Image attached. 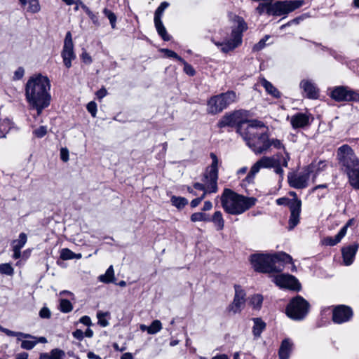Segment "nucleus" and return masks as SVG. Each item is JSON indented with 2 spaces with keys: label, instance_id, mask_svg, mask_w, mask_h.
I'll return each instance as SVG.
<instances>
[{
  "label": "nucleus",
  "instance_id": "nucleus-1",
  "mask_svg": "<svg viewBox=\"0 0 359 359\" xmlns=\"http://www.w3.org/2000/svg\"><path fill=\"white\" fill-rule=\"evenodd\" d=\"M50 82L46 76L34 75L27 81L25 98L30 109L36 110L37 116H40L43 110L50 105Z\"/></svg>",
  "mask_w": 359,
  "mask_h": 359
},
{
  "label": "nucleus",
  "instance_id": "nucleus-2",
  "mask_svg": "<svg viewBox=\"0 0 359 359\" xmlns=\"http://www.w3.org/2000/svg\"><path fill=\"white\" fill-rule=\"evenodd\" d=\"M248 123L245 128L241 126L238 128L246 144L256 155L269 152V135L264 123L256 119L248 121Z\"/></svg>",
  "mask_w": 359,
  "mask_h": 359
},
{
  "label": "nucleus",
  "instance_id": "nucleus-3",
  "mask_svg": "<svg viewBox=\"0 0 359 359\" xmlns=\"http://www.w3.org/2000/svg\"><path fill=\"white\" fill-rule=\"evenodd\" d=\"M250 262L255 271L269 273L281 271L284 264L291 263L292 258L283 252L274 254L256 253L250 255Z\"/></svg>",
  "mask_w": 359,
  "mask_h": 359
},
{
  "label": "nucleus",
  "instance_id": "nucleus-4",
  "mask_svg": "<svg viewBox=\"0 0 359 359\" xmlns=\"http://www.w3.org/2000/svg\"><path fill=\"white\" fill-rule=\"evenodd\" d=\"M222 207L224 211L233 215H238L255 205L257 199L254 197H245L230 189H224L220 196Z\"/></svg>",
  "mask_w": 359,
  "mask_h": 359
},
{
  "label": "nucleus",
  "instance_id": "nucleus-5",
  "mask_svg": "<svg viewBox=\"0 0 359 359\" xmlns=\"http://www.w3.org/2000/svg\"><path fill=\"white\" fill-rule=\"evenodd\" d=\"M337 158L345 168L351 185L359 189V158L352 148L348 144L341 146L337 149Z\"/></svg>",
  "mask_w": 359,
  "mask_h": 359
},
{
  "label": "nucleus",
  "instance_id": "nucleus-6",
  "mask_svg": "<svg viewBox=\"0 0 359 359\" xmlns=\"http://www.w3.org/2000/svg\"><path fill=\"white\" fill-rule=\"evenodd\" d=\"M304 4L303 0L277 1L274 3L262 2L257 6V11L260 15L266 13L268 15L285 17Z\"/></svg>",
  "mask_w": 359,
  "mask_h": 359
},
{
  "label": "nucleus",
  "instance_id": "nucleus-7",
  "mask_svg": "<svg viewBox=\"0 0 359 359\" xmlns=\"http://www.w3.org/2000/svg\"><path fill=\"white\" fill-rule=\"evenodd\" d=\"M285 154L286 156H283L281 153H277L271 156L262 157L251 167L250 173L255 175L262 168H273L274 172L283 179L284 174L283 167H287L290 160L289 154L285 151Z\"/></svg>",
  "mask_w": 359,
  "mask_h": 359
},
{
  "label": "nucleus",
  "instance_id": "nucleus-8",
  "mask_svg": "<svg viewBox=\"0 0 359 359\" xmlns=\"http://www.w3.org/2000/svg\"><path fill=\"white\" fill-rule=\"evenodd\" d=\"M247 28L246 23L243 20H239L237 27L231 31L229 36L224 38L222 41H215V39H212V41L215 46L220 48L222 52L227 53L241 44L242 34Z\"/></svg>",
  "mask_w": 359,
  "mask_h": 359
},
{
  "label": "nucleus",
  "instance_id": "nucleus-9",
  "mask_svg": "<svg viewBox=\"0 0 359 359\" xmlns=\"http://www.w3.org/2000/svg\"><path fill=\"white\" fill-rule=\"evenodd\" d=\"M236 94L233 91H227L219 95L212 96L208 101L207 111L210 114H217L222 112L229 105L235 102Z\"/></svg>",
  "mask_w": 359,
  "mask_h": 359
},
{
  "label": "nucleus",
  "instance_id": "nucleus-10",
  "mask_svg": "<svg viewBox=\"0 0 359 359\" xmlns=\"http://www.w3.org/2000/svg\"><path fill=\"white\" fill-rule=\"evenodd\" d=\"M309 304L300 296L293 298L286 308V313L292 319L302 320L308 313Z\"/></svg>",
  "mask_w": 359,
  "mask_h": 359
},
{
  "label": "nucleus",
  "instance_id": "nucleus-11",
  "mask_svg": "<svg viewBox=\"0 0 359 359\" xmlns=\"http://www.w3.org/2000/svg\"><path fill=\"white\" fill-rule=\"evenodd\" d=\"M330 97L336 102H359V94L344 86L330 88Z\"/></svg>",
  "mask_w": 359,
  "mask_h": 359
},
{
  "label": "nucleus",
  "instance_id": "nucleus-12",
  "mask_svg": "<svg viewBox=\"0 0 359 359\" xmlns=\"http://www.w3.org/2000/svg\"><path fill=\"white\" fill-rule=\"evenodd\" d=\"M210 158L212 159V163L210 165V172L207 176V177L209 178V182H208V189L203 190L202 196L198 198H201V201L205 197L207 194L216 193L218 190L217 180L219 160L216 154L214 153H210Z\"/></svg>",
  "mask_w": 359,
  "mask_h": 359
},
{
  "label": "nucleus",
  "instance_id": "nucleus-13",
  "mask_svg": "<svg viewBox=\"0 0 359 359\" xmlns=\"http://www.w3.org/2000/svg\"><path fill=\"white\" fill-rule=\"evenodd\" d=\"M235 294L233 300L231 304L229 305L227 310L229 312L233 314L240 313L243 309L245 304V291L242 289L240 285H235Z\"/></svg>",
  "mask_w": 359,
  "mask_h": 359
},
{
  "label": "nucleus",
  "instance_id": "nucleus-14",
  "mask_svg": "<svg viewBox=\"0 0 359 359\" xmlns=\"http://www.w3.org/2000/svg\"><path fill=\"white\" fill-rule=\"evenodd\" d=\"M273 282L280 287L289 288L294 290L300 289L298 280L292 275L282 273L273 278Z\"/></svg>",
  "mask_w": 359,
  "mask_h": 359
},
{
  "label": "nucleus",
  "instance_id": "nucleus-15",
  "mask_svg": "<svg viewBox=\"0 0 359 359\" xmlns=\"http://www.w3.org/2000/svg\"><path fill=\"white\" fill-rule=\"evenodd\" d=\"M311 168L298 174L288 176V182L290 187L295 189H304L308 186V182L310 178Z\"/></svg>",
  "mask_w": 359,
  "mask_h": 359
},
{
  "label": "nucleus",
  "instance_id": "nucleus-16",
  "mask_svg": "<svg viewBox=\"0 0 359 359\" xmlns=\"http://www.w3.org/2000/svg\"><path fill=\"white\" fill-rule=\"evenodd\" d=\"M353 316L352 310L350 307L339 305L336 306L332 311V320L334 323L341 324L348 321Z\"/></svg>",
  "mask_w": 359,
  "mask_h": 359
},
{
  "label": "nucleus",
  "instance_id": "nucleus-17",
  "mask_svg": "<svg viewBox=\"0 0 359 359\" xmlns=\"http://www.w3.org/2000/svg\"><path fill=\"white\" fill-rule=\"evenodd\" d=\"M313 118L307 113L298 112L290 117V124L293 129L306 128L310 126Z\"/></svg>",
  "mask_w": 359,
  "mask_h": 359
},
{
  "label": "nucleus",
  "instance_id": "nucleus-18",
  "mask_svg": "<svg viewBox=\"0 0 359 359\" xmlns=\"http://www.w3.org/2000/svg\"><path fill=\"white\" fill-rule=\"evenodd\" d=\"M302 201L294 200L290 205V216L288 221V229L292 230L300 221Z\"/></svg>",
  "mask_w": 359,
  "mask_h": 359
},
{
  "label": "nucleus",
  "instance_id": "nucleus-19",
  "mask_svg": "<svg viewBox=\"0 0 359 359\" xmlns=\"http://www.w3.org/2000/svg\"><path fill=\"white\" fill-rule=\"evenodd\" d=\"M241 113L239 111L225 114L217 123V126L220 128L233 126L241 121Z\"/></svg>",
  "mask_w": 359,
  "mask_h": 359
},
{
  "label": "nucleus",
  "instance_id": "nucleus-20",
  "mask_svg": "<svg viewBox=\"0 0 359 359\" xmlns=\"http://www.w3.org/2000/svg\"><path fill=\"white\" fill-rule=\"evenodd\" d=\"M299 87L306 93V97L309 99L318 98L319 90L311 80L303 79L299 83Z\"/></svg>",
  "mask_w": 359,
  "mask_h": 359
},
{
  "label": "nucleus",
  "instance_id": "nucleus-21",
  "mask_svg": "<svg viewBox=\"0 0 359 359\" xmlns=\"http://www.w3.org/2000/svg\"><path fill=\"white\" fill-rule=\"evenodd\" d=\"M358 247V244H353L341 249L343 261L346 266H349L353 262Z\"/></svg>",
  "mask_w": 359,
  "mask_h": 359
},
{
  "label": "nucleus",
  "instance_id": "nucleus-22",
  "mask_svg": "<svg viewBox=\"0 0 359 359\" xmlns=\"http://www.w3.org/2000/svg\"><path fill=\"white\" fill-rule=\"evenodd\" d=\"M293 348V343L289 338L283 339L281 342L278 356L280 359H289Z\"/></svg>",
  "mask_w": 359,
  "mask_h": 359
},
{
  "label": "nucleus",
  "instance_id": "nucleus-23",
  "mask_svg": "<svg viewBox=\"0 0 359 359\" xmlns=\"http://www.w3.org/2000/svg\"><path fill=\"white\" fill-rule=\"evenodd\" d=\"M63 62L67 68L72 67V61L75 60L76 55L74 51V46H64L61 53Z\"/></svg>",
  "mask_w": 359,
  "mask_h": 359
},
{
  "label": "nucleus",
  "instance_id": "nucleus-24",
  "mask_svg": "<svg viewBox=\"0 0 359 359\" xmlns=\"http://www.w3.org/2000/svg\"><path fill=\"white\" fill-rule=\"evenodd\" d=\"M347 231V225L344 226L334 237H327L324 239V244L334 246L341 241Z\"/></svg>",
  "mask_w": 359,
  "mask_h": 359
},
{
  "label": "nucleus",
  "instance_id": "nucleus-25",
  "mask_svg": "<svg viewBox=\"0 0 359 359\" xmlns=\"http://www.w3.org/2000/svg\"><path fill=\"white\" fill-rule=\"evenodd\" d=\"M261 85L264 88L266 91L273 97L279 98L280 97V93L279 90L269 81L264 78L260 80Z\"/></svg>",
  "mask_w": 359,
  "mask_h": 359
},
{
  "label": "nucleus",
  "instance_id": "nucleus-26",
  "mask_svg": "<svg viewBox=\"0 0 359 359\" xmlns=\"http://www.w3.org/2000/svg\"><path fill=\"white\" fill-rule=\"evenodd\" d=\"M210 222H212L217 231H221L224 227V220L220 211H216L213 214Z\"/></svg>",
  "mask_w": 359,
  "mask_h": 359
},
{
  "label": "nucleus",
  "instance_id": "nucleus-27",
  "mask_svg": "<svg viewBox=\"0 0 359 359\" xmlns=\"http://www.w3.org/2000/svg\"><path fill=\"white\" fill-rule=\"evenodd\" d=\"M11 127L12 123L9 118L6 117L1 118L0 116V138L5 137Z\"/></svg>",
  "mask_w": 359,
  "mask_h": 359
},
{
  "label": "nucleus",
  "instance_id": "nucleus-28",
  "mask_svg": "<svg viewBox=\"0 0 359 359\" xmlns=\"http://www.w3.org/2000/svg\"><path fill=\"white\" fill-rule=\"evenodd\" d=\"M254 326L252 328V332L255 337H259L261 333L266 327V323L259 318H254Z\"/></svg>",
  "mask_w": 359,
  "mask_h": 359
},
{
  "label": "nucleus",
  "instance_id": "nucleus-29",
  "mask_svg": "<svg viewBox=\"0 0 359 359\" xmlns=\"http://www.w3.org/2000/svg\"><path fill=\"white\" fill-rule=\"evenodd\" d=\"M155 27L158 35L165 41L170 40V36L167 33L162 21H154Z\"/></svg>",
  "mask_w": 359,
  "mask_h": 359
},
{
  "label": "nucleus",
  "instance_id": "nucleus-30",
  "mask_svg": "<svg viewBox=\"0 0 359 359\" xmlns=\"http://www.w3.org/2000/svg\"><path fill=\"white\" fill-rule=\"evenodd\" d=\"M99 280L104 283H109L114 281V271L113 266H110L105 273L100 276Z\"/></svg>",
  "mask_w": 359,
  "mask_h": 359
},
{
  "label": "nucleus",
  "instance_id": "nucleus-31",
  "mask_svg": "<svg viewBox=\"0 0 359 359\" xmlns=\"http://www.w3.org/2000/svg\"><path fill=\"white\" fill-rule=\"evenodd\" d=\"M210 172V165L207 168L205 172L203 175V183L196 182L194 184L193 187L194 189L203 191L205 189H208V182H209V178L207 177L208 175Z\"/></svg>",
  "mask_w": 359,
  "mask_h": 359
},
{
  "label": "nucleus",
  "instance_id": "nucleus-32",
  "mask_svg": "<svg viewBox=\"0 0 359 359\" xmlns=\"http://www.w3.org/2000/svg\"><path fill=\"white\" fill-rule=\"evenodd\" d=\"M27 241V234L25 233H20L19 238L12 242V248L21 250L26 244Z\"/></svg>",
  "mask_w": 359,
  "mask_h": 359
},
{
  "label": "nucleus",
  "instance_id": "nucleus-33",
  "mask_svg": "<svg viewBox=\"0 0 359 359\" xmlns=\"http://www.w3.org/2000/svg\"><path fill=\"white\" fill-rule=\"evenodd\" d=\"M171 203L178 209H182L188 204V200L184 197L173 196L170 198Z\"/></svg>",
  "mask_w": 359,
  "mask_h": 359
},
{
  "label": "nucleus",
  "instance_id": "nucleus-34",
  "mask_svg": "<svg viewBox=\"0 0 359 359\" xmlns=\"http://www.w3.org/2000/svg\"><path fill=\"white\" fill-rule=\"evenodd\" d=\"M169 6V4L166 1L162 2L160 6L157 8L154 13V21H162L161 18L163 16L164 11Z\"/></svg>",
  "mask_w": 359,
  "mask_h": 359
},
{
  "label": "nucleus",
  "instance_id": "nucleus-35",
  "mask_svg": "<svg viewBox=\"0 0 359 359\" xmlns=\"http://www.w3.org/2000/svg\"><path fill=\"white\" fill-rule=\"evenodd\" d=\"M82 9L88 15L90 19L92 20L93 23L95 26L99 27L100 25V22L99 21V18H98L97 14H95V13H93L86 5H83L82 6Z\"/></svg>",
  "mask_w": 359,
  "mask_h": 359
},
{
  "label": "nucleus",
  "instance_id": "nucleus-36",
  "mask_svg": "<svg viewBox=\"0 0 359 359\" xmlns=\"http://www.w3.org/2000/svg\"><path fill=\"white\" fill-rule=\"evenodd\" d=\"M271 147L276 149H283L285 150V147L281 140L276 138L269 137V151H270Z\"/></svg>",
  "mask_w": 359,
  "mask_h": 359
},
{
  "label": "nucleus",
  "instance_id": "nucleus-37",
  "mask_svg": "<svg viewBox=\"0 0 359 359\" xmlns=\"http://www.w3.org/2000/svg\"><path fill=\"white\" fill-rule=\"evenodd\" d=\"M263 302V297L261 294H255L250 299V303L255 309H259Z\"/></svg>",
  "mask_w": 359,
  "mask_h": 359
},
{
  "label": "nucleus",
  "instance_id": "nucleus-38",
  "mask_svg": "<svg viewBox=\"0 0 359 359\" xmlns=\"http://www.w3.org/2000/svg\"><path fill=\"white\" fill-rule=\"evenodd\" d=\"M191 220L193 222H210V218L208 217V216L206 214L201 212H198L193 213L191 215Z\"/></svg>",
  "mask_w": 359,
  "mask_h": 359
},
{
  "label": "nucleus",
  "instance_id": "nucleus-39",
  "mask_svg": "<svg viewBox=\"0 0 359 359\" xmlns=\"http://www.w3.org/2000/svg\"><path fill=\"white\" fill-rule=\"evenodd\" d=\"M104 15L109 19L112 29L116 28V15L111 11L105 8L103 10Z\"/></svg>",
  "mask_w": 359,
  "mask_h": 359
},
{
  "label": "nucleus",
  "instance_id": "nucleus-40",
  "mask_svg": "<svg viewBox=\"0 0 359 359\" xmlns=\"http://www.w3.org/2000/svg\"><path fill=\"white\" fill-rule=\"evenodd\" d=\"M149 330H148V334H155L162 329V324L160 320H154L149 326Z\"/></svg>",
  "mask_w": 359,
  "mask_h": 359
},
{
  "label": "nucleus",
  "instance_id": "nucleus-41",
  "mask_svg": "<svg viewBox=\"0 0 359 359\" xmlns=\"http://www.w3.org/2000/svg\"><path fill=\"white\" fill-rule=\"evenodd\" d=\"M29 6L27 11L32 13H36L40 11L41 6L39 0H28Z\"/></svg>",
  "mask_w": 359,
  "mask_h": 359
},
{
  "label": "nucleus",
  "instance_id": "nucleus-42",
  "mask_svg": "<svg viewBox=\"0 0 359 359\" xmlns=\"http://www.w3.org/2000/svg\"><path fill=\"white\" fill-rule=\"evenodd\" d=\"M60 309L63 313H69L73 309V306L69 300L62 299L60 300Z\"/></svg>",
  "mask_w": 359,
  "mask_h": 359
},
{
  "label": "nucleus",
  "instance_id": "nucleus-43",
  "mask_svg": "<svg viewBox=\"0 0 359 359\" xmlns=\"http://www.w3.org/2000/svg\"><path fill=\"white\" fill-rule=\"evenodd\" d=\"M0 273L7 276H13L14 273V269L12 266L8 263L0 264Z\"/></svg>",
  "mask_w": 359,
  "mask_h": 359
},
{
  "label": "nucleus",
  "instance_id": "nucleus-44",
  "mask_svg": "<svg viewBox=\"0 0 359 359\" xmlns=\"http://www.w3.org/2000/svg\"><path fill=\"white\" fill-rule=\"evenodd\" d=\"M65 352L59 348H54L50 351V359H64Z\"/></svg>",
  "mask_w": 359,
  "mask_h": 359
},
{
  "label": "nucleus",
  "instance_id": "nucleus-45",
  "mask_svg": "<svg viewBox=\"0 0 359 359\" xmlns=\"http://www.w3.org/2000/svg\"><path fill=\"white\" fill-rule=\"evenodd\" d=\"M74 257V252L68 248H64L61 250L60 258L63 260L72 259Z\"/></svg>",
  "mask_w": 359,
  "mask_h": 359
},
{
  "label": "nucleus",
  "instance_id": "nucleus-46",
  "mask_svg": "<svg viewBox=\"0 0 359 359\" xmlns=\"http://www.w3.org/2000/svg\"><path fill=\"white\" fill-rule=\"evenodd\" d=\"M270 38V36L266 35L257 43L255 44L252 50L253 51H259L266 46V41Z\"/></svg>",
  "mask_w": 359,
  "mask_h": 359
},
{
  "label": "nucleus",
  "instance_id": "nucleus-47",
  "mask_svg": "<svg viewBox=\"0 0 359 359\" xmlns=\"http://www.w3.org/2000/svg\"><path fill=\"white\" fill-rule=\"evenodd\" d=\"M38 343L36 340H23L21 343V348L25 350L32 349Z\"/></svg>",
  "mask_w": 359,
  "mask_h": 359
},
{
  "label": "nucleus",
  "instance_id": "nucleus-48",
  "mask_svg": "<svg viewBox=\"0 0 359 359\" xmlns=\"http://www.w3.org/2000/svg\"><path fill=\"white\" fill-rule=\"evenodd\" d=\"M107 314L108 313H103L101 311H99L97 313L98 323L103 327H107L109 325V322L104 318Z\"/></svg>",
  "mask_w": 359,
  "mask_h": 359
},
{
  "label": "nucleus",
  "instance_id": "nucleus-49",
  "mask_svg": "<svg viewBox=\"0 0 359 359\" xmlns=\"http://www.w3.org/2000/svg\"><path fill=\"white\" fill-rule=\"evenodd\" d=\"M181 62L184 65V71L189 76H194L196 72L191 65L188 64L184 59Z\"/></svg>",
  "mask_w": 359,
  "mask_h": 359
},
{
  "label": "nucleus",
  "instance_id": "nucleus-50",
  "mask_svg": "<svg viewBox=\"0 0 359 359\" xmlns=\"http://www.w3.org/2000/svg\"><path fill=\"white\" fill-rule=\"evenodd\" d=\"M162 52L165 53V55L168 57H173L181 62L183 61V58L179 56L175 52L169 50V49H162Z\"/></svg>",
  "mask_w": 359,
  "mask_h": 359
},
{
  "label": "nucleus",
  "instance_id": "nucleus-51",
  "mask_svg": "<svg viewBox=\"0 0 359 359\" xmlns=\"http://www.w3.org/2000/svg\"><path fill=\"white\" fill-rule=\"evenodd\" d=\"M87 109L92 116L95 117L97 112V104L95 102L91 101L87 104Z\"/></svg>",
  "mask_w": 359,
  "mask_h": 359
},
{
  "label": "nucleus",
  "instance_id": "nucleus-52",
  "mask_svg": "<svg viewBox=\"0 0 359 359\" xmlns=\"http://www.w3.org/2000/svg\"><path fill=\"white\" fill-rule=\"evenodd\" d=\"M47 133V128L46 126H41L39 128L34 130V134L37 137H43Z\"/></svg>",
  "mask_w": 359,
  "mask_h": 359
},
{
  "label": "nucleus",
  "instance_id": "nucleus-53",
  "mask_svg": "<svg viewBox=\"0 0 359 359\" xmlns=\"http://www.w3.org/2000/svg\"><path fill=\"white\" fill-rule=\"evenodd\" d=\"M25 74V69L23 67H18L14 72L13 79L14 80H20L21 79Z\"/></svg>",
  "mask_w": 359,
  "mask_h": 359
},
{
  "label": "nucleus",
  "instance_id": "nucleus-54",
  "mask_svg": "<svg viewBox=\"0 0 359 359\" xmlns=\"http://www.w3.org/2000/svg\"><path fill=\"white\" fill-rule=\"evenodd\" d=\"M293 201H290V199H289L287 198L283 197V198H278L276 200V203L279 205H287L290 208V204L292 203Z\"/></svg>",
  "mask_w": 359,
  "mask_h": 359
},
{
  "label": "nucleus",
  "instance_id": "nucleus-55",
  "mask_svg": "<svg viewBox=\"0 0 359 359\" xmlns=\"http://www.w3.org/2000/svg\"><path fill=\"white\" fill-rule=\"evenodd\" d=\"M326 165H327L326 161H320L316 165H314L312 164L309 167L311 168V169H312V168L315 167L316 171H320V170H323L325 169V168L326 167ZM311 170L312 171V170Z\"/></svg>",
  "mask_w": 359,
  "mask_h": 359
},
{
  "label": "nucleus",
  "instance_id": "nucleus-56",
  "mask_svg": "<svg viewBox=\"0 0 359 359\" xmlns=\"http://www.w3.org/2000/svg\"><path fill=\"white\" fill-rule=\"evenodd\" d=\"M39 316L42 318H49L50 317V311L48 308L43 307L41 309Z\"/></svg>",
  "mask_w": 359,
  "mask_h": 359
},
{
  "label": "nucleus",
  "instance_id": "nucleus-57",
  "mask_svg": "<svg viewBox=\"0 0 359 359\" xmlns=\"http://www.w3.org/2000/svg\"><path fill=\"white\" fill-rule=\"evenodd\" d=\"M60 158L64 162L69 160V151L67 148H62L60 149Z\"/></svg>",
  "mask_w": 359,
  "mask_h": 359
},
{
  "label": "nucleus",
  "instance_id": "nucleus-58",
  "mask_svg": "<svg viewBox=\"0 0 359 359\" xmlns=\"http://www.w3.org/2000/svg\"><path fill=\"white\" fill-rule=\"evenodd\" d=\"M15 337H18V340L20 341L21 340V338H25V339H35L36 337L29 334H25V333H23V332H16V334Z\"/></svg>",
  "mask_w": 359,
  "mask_h": 359
},
{
  "label": "nucleus",
  "instance_id": "nucleus-59",
  "mask_svg": "<svg viewBox=\"0 0 359 359\" xmlns=\"http://www.w3.org/2000/svg\"><path fill=\"white\" fill-rule=\"evenodd\" d=\"M64 46H74V43L72 41V34L70 32H68L66 34L65 41H64Z\"/></svg>",
  "mask_w": 359,
  "mask_h": 359
},
{
  "label": "nucleus",
  "instance_id": "nucleus-60",
  "mask_svg": "<svg viewBox=\"0 0 359 359\" xmlns=\"http://www.w3.org/2000/svg\"><path fill=\"white\" fill-rule=\"evenodd\" d=\"M81 60H83V62H85L86 64H90L92 62L91 57L89 55V54L86 51H84L82 53Z\"/></svg>",
  "mask_w": 359,
  "mask_h": 359
},
{
  "label": "nucleus",
  "instance_id": "nucleus-61",
  "mask_svg": "<svg viewBox=\"0 0 359 359\" xmlns=\"http://www.w3.org/2000/svg\"><path fill=\"white\" fill-rule=\"evenodd\" d=\"M72 335L74 338L78 340H82L84 337V333L81 330H76L73 333Z\"/></svg>",
  "mask_w": 359,
  "mask_h": 359
},
{
  "label": "nucleus",
  "instance_id": "nucleus-62",
  "mask_svg": "<svg viewBox=\"0 0 359 359\" xmlns=\"http://www.w3.org/2000/svg\"><path fill=\"white\" fill-rule=\"evenodd\" d=\"M67 5H80L82 8V6L85 5L81 0H62Z\"/></svg>",
  "mask_w": 359,
  "mask_h": 359
},
{
  "label": "nucleus",
  "instance_id": "nucleus-63",
  "mask_svg": "<svg viewBox=\"0 0 359 359\" xmlns=\"http://www.w3.org/2000/svg\"><path fill=\"white\" fill-rule=\"evenodd\" d=\"M80 323H83L85 325L90 326L91 325V320L89 316H84L81 317L79 320Z\"/></svg>",
  "mask_w": 359,
  "mask_h": 359
},
{
  "label": "nucleus",
  "instance_id": "nucleus-64",
  "mask_svg": "<svg viewBox=\"0 0 359 359\" xmlns=\"http://www.w3.org/2000/svg\"><path fill=\"white\" fill-rule=\"evenodd\" d=\"M107 91L104 88H102L96 93V95H97V98H99L100 100H101L104 97H105L107 95Z\"/></svg>",
  "mask_w": 359,
  "mask_h": 359
}]
</instances>
